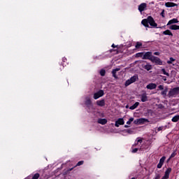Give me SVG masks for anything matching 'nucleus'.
Returning <instances> with one entry per match:
<instances>
[{"label": "nucleus", "instance_id": "bb28decb", "mask_svg": "<svg viewBox=\"0 0 179 179\" xmlns=\"http://www.w3.org/2000/svg\"><path fill=\"white\" fill-rule=\"evenodd\" d=\"M136 57H137L138 58H139V57L143 58V52L136 53Z\"/></svg>", "mask_w": 179, "mask_h": 179}, {"label": "nucleus", "instance_id": "b1692460", "mask_svg": "<svg viewBox=\"0 0 179 179\" xmlns=\"http://www.w3.org/2000/svg\"><path fill=\"white\" fill-rule=\"evenodd\" d=\"M144 68L146 69V71H150V69H152V65L146 64L144 66Z\"/></svg>", "mask_w": 179, "mask_h": 179}, {"label": "nucleus", "instance_id": "4c0bfd02", "mask_svg": "<svg viewBox=\"0 0 179 179\" xmlns=\"http://www.w3.org/2000/svg\"><path fill=\"white\" fill-rule=\"evenodd\" d=\"M161 15L162 16V17H164V10H163L161 13Z\"/></svg>", "mask_w": 179, "mask_h": 179}, {"label": "nucleus", "instance_id": "7c9ffc66", "mask_svg": "<svg viewBox=\"0 0 179 179\" xmlns=\"http://www.w3.org/2000/svg\"><path fill=\"white\" fill-rule=\"evenodd\" d=\"M100 75H101V76H104V75H106V70L101 69L100 71Z\"/></svg>", "mask_w": 179, "mask_h": 179}, {"label": "nucleus", "instance_id": "6ab92c4d", "mask_svg": "<svg viewBox=\"0 0 179 179\" xmlns=\"http://www.w3.org/2000/svg\"><path fill=\"white\" fill-rule=\"evenodd\" d=\"M139 106V102H136L133 106L129 107L130 110H135Z\"/></svg>", "mask_w": 179, "mask_h": 179}, {"label": "nucleus", "instance_id": "58836bf2", "mask_svg": "<svg viewBox=\"0 0 179 179\" xmlns=\"http://www.w3.org/2000/svg\"><path fill=\"white\" fill-rule=\"evenodd\" d=\"M154 55H160V52H155L154 53Z\"/></svg>", "mask_w": 179, "mask_h": 179}, {"label": "nucleus", "instance_id": "a18cd8bd", "mask_svg": "<svg viewBox=\"0 0 179 179\" xmlns=\"http://www.w3.org/2000/svg\"><path fill=\"white\" fill-rule=\"evenodd\" d=\"M65 59H66L65 58H63V61H65Z\"/></svg>", "mask_w": 179, "mask_h": 179}, {"label": "nucleus", "instance_id": "dca6fc26", "mask_svg": "<svg viewBox=\"0 0 179 179\" xmlns=\"http://www.w3.org/2000/svg\"><path fill=\"white\" fill-rule=\"evenodd\" d=\"M141 101L142 103H145V101H148V95L146 94H143L141 95Z\"/></svg>", "mask_w": 179, "mask_h": 179}, {"label": "nucleus", "instance_id": "ddd939ff", "mask_svg": "<svg viewBox=\"0 0 179 179\" xmlns=\"http://www.w3.org/2000/svg\"><path fill=\"white\" fill-rule=\"evenodd\" d=\"M146 9V3H142L140 6H138L139 12H143Z\"/></svg>", "mask_w": 179, "mask_h": 179}, {"label": "nucleus", "instance_id": "2f4dec72", "mask_svg": "<svg viewBox=\"0 0 179 179\" xmlns=\"http://www.w3.org/2000/svg\"><path fill=\"white\" fill-rule=\"evenodd\" d=\"M140 47H142V43L137 42L136 45V48H139Z\"/></svg>", "mask_w": 179, "mask_h": 179}, {"label": "nucleus", "instance_id": "473e14b6", "mask_svg": "<svg viewBox=\"0 0 179 179\" xmlns=\"http://www.w3.org/2000/svg\"><path fill=\"white\" fill-rule=\"evenodd\" d=\"M176 151H174V152L171 155V156H170L169 160H170V159H173V157H176Z\"/></svg>", "mask_w": 179, "mask_h": 179}, {"label": "nucleus", "instance_id": "9b49d317", "mask_svg": "<svg viewBox=\"0 0 179 179\" xmlns=\"http://www.w3.org/2000/svg\"><path fill=\"white\" fill-rule=\"evenodd\" d=\"M147 89H148V90H153L154 89H156V87H157V85L155 84V83H150L146 86Z\"/></svg>", "mask_w": 179, "mask_h": 179}, {"label": "nucleus", "instance_id": "5701e85b", "mask_svg": "<svg viewBox=\"0 0 179 179\" xmlns=\"http://www.w3.org/2000/svg\"><path fill=\"white\" fill-rule=\"evenodd\" d=\"M124 132L127 133V135H132V134H134V131H132L131 129H124Z\"/></svg>", "mask_w": 179, "mask_h": 179}, {"label": "nucleus", "instance_id": "a878e982", "mask_svg": "<svg viewBox=\"0 0 179 179\" xmlns=\"http://www.w3.org/2000/svg\"><path fill=\"white\" fill-rule=\"evenodd\" d=\"M162 72L163 75H166V76H170V74L169 73V72L166 71V69H162Z\"/></svg>", "mask_w": 179, "mask_h": 179}, {"label": "nucleus", "instance_id": "f8f14e48", "mask_svg": "<svg viewBox=\"0 0 179 179\" xmlns=\"http://www.w3.org/2000/svg\"><path fill=\"white\" fill-rule=\"evenodd\" d=\"M96 105L99 107H104L106 106V101L104 99L96 101Z\"/></svg>", "mask_w": 179, "mask_h": 179}, {"label": "nucleus", "instance_id": "c9c22d12", "mask_svg": "<svg viewBox=\"0 0 179 179\" xmlns=\"http://www.w3.org/2000/svg\"><path fill=\"white\" fill-rule=\"evenodd\" d=\"M131 152L132 153H136V152H138V148L132 149Z\"/></svg>", "mask_w": 179, "mask_h": 179}, {"label": "nucleus", "instance_id": "e433bc0d", "mask_svg": "<svg viewBox=\"0 0 179 179\" xmlns=\"http://www.w3.org/2000/svg\"><path fill=\"white\" fill-rule=\"evenodd\" d=\"M158 88L159 89V90H163V89H164V87L163 85H159Z\"/></svg>", "mask_w": 179, "mask_h": 179}, {"label": "nucleus", "instance_id": "f257e3e1", "mask_svg": "<svg viewBox=\"0 0 179 179\" xmlns=\"http://www.w3.org/2000/svg\"><path fill=\"white\" fill-rule=\"evenodd\" d=\"M141 24H143L145 27H149V24L152 27H157V24L155 22V20L152 16H149L147 19L143 20Z\"/></svg>", "mask_w": 179, "mask_h": 179}, {"label": "nucleus", "instance_id": "de8ad7c7", "mask_svg": "<svg viewBox=\"0 0 179 179\" xmlns=\"http://www.w3.org/2000/svg\"><path fill=\"white\" fill-rule=\"evenodd\" d=\"M131 179H135V178H132Z\"/></svg>", "mask_w": 179, "mask_h": 179}, {"label": "nucleus", "instance_id": "2eb2a0df", "mask_svg": "<svg viewBox=\"0 0 179 179\" xmlns=\"http://www.w3.org/2000/svg\"><path fill=\"white\" fill-rule=\"evenodd\" d=\"M120 68H117V69H113V71H112V73H113V78H115V79H117V78H118L117 76V72H118V71H120Z\"/></svg>", "mask_w": 179, "mask_h": 179}, {"label": "nucleus", "instance_id": "79ce46f5", "mask_svg": "<svg viewBox=\"0 0 179 179\" xmlns=\"http://www.w3.org/2000/svg\"><path fill=\"white\" fill-rule=\"evenodd\" d=\"M159 178H160V176L159 175L155 178V179H159Z\"/></svg>", "mask_w": 179, "mask_h": 179}, {"label": "nucleus", "instance_id": "393cba45", "mask_svg": "<svg viewBox=\"0 0 179 179\" xmlns=\"http://www.w3.org/2000/svg\"><path fill=\"white\" fill-rule=\"evenodd\" d=\"M143 120H145V119H137L134 121V124H141L142 122V121H143Z\"/></svg>", "mask_w": 179, "mask_h": 179}, {"label": "nucleus", "instance_id": "c85d7f7f", "mask_svg": "<svg viewBox=\"0 0 179 179\" xmlns=\"http://www.w3.org/2000/svg\"><path fill=\"white\" fill-rule=\"evenodd\" d=\"M134 121V117H131L129 119V120L127 122V125H131V122Z\"/></svg>", "mask_w": 179, "mask_h": 179}, {"label": "nucleus", "instance_id": "c03bdc74", "mask_svg": "<svg viewBox=\"0 0 179 179\" xmlns=\"http://www.w3.org/2000/svg\"><path fill=\"white\" fill-rule=\"evenodd\" d=\"M158 131H162V127H159Z\"/></svg>", "mask_w": 179, "mask_h": 179}, {"label": "nucleus", "instance_id": "39448f33", "mask_svg": "<svg viewBox=\"0 0 179 179\" xmlns=\"http://www.w3.org/2000/svg\"><path fill=\"white\" fill-rule=\"evenodd\" d=\"M150 61H152L154 64L157 65H163V62L160 59V58L157 57L152 56Z\"/></svg>", "mask_w": 179, "mask_h": 179}, {"label": "nucleus", "instance_id": "49530a36", "mask_svg": "<svg viewBox=\"0 0 179 179\" xmlns=\"http://www.w3.org/2000/svg\"><path fill=\"white\" fill-rule=\"evenodd\" d=\"M126 108H128V105H127V106H126Z\"/></svg>", "mask_w": 179, "mask_h": 179}, {"label": "nucleus", "instance_id": "4be33fe9", "mask_svg": "<svg viewBox=\"0 0 179 179\" xmlns=\"http://www.w3.org/2000/svg\"><path fill=\"white\" fill-rule=\"evenodd\" d=\"M171 121H172L173 122H177L178 121H179V115L174 116V117L172 118Z\"/></svg>", "mask_w": 179, "mask_h": 179}, {"label": "nucleus", "instance_id": "9d476101", "mask_svg": "<svg viewBox=\"0 0 179 179\" xmlns=\"http://www.w3.org/2000/svg\"><path fill=\"white\" fill-rule=\"evenodd\" d=\"M165 6L166 8H174V6H178V4H176L173 2H166L165 3Z\"/></svg>", "mask_w": 179, "mask_h": 179}, {"label": "nucleus", "instance_id": "1a4fd4ad", "mask_svg": "<svg viewBox=\"0 0 179 179\" xmlns=\"http://www.w3.org/2000/svg\"><path fill=\"white\" fill-rule=\"evenodd\" d=\"M166 160V157H162L160 159H159V162L157 164V169H162V167L163 166V164H164V162Z\"/></svg>", "mask_w": 179, "mask_h": 179}, {"label": "nucleus", "instance_id": "412c9836", "mask_svg": "<svg viewBox=\"0 0 179 179\" xmlns=\"http://www.w3.org/2000/svg\"><path fill=\"white\" fill-rule=\"evenodd\" d=\"M85 104L86 106H90V104H92V101L90 100V98L87 97L85 99Z\"/></svg>", "mask_w": 179, "mask_h": 179}, {"label": "nucleus", "instance_id": "0eeeda50", "mask_svg": "<svg viewBox=\"0 0 179 179\" xmlns=\"http://www.w3.org/2000/svg\"><path fill=\"white\" fill-rule=\"evenodd\" d=\"M152 57H153L152 55V52H146L145 53H143L142 59H151Z\"/></svg>", "mask_w": 179, "mask_h": 179}, {"label": "nucleus", "instance_id": "37998d69", "mask_svg": "<svg viewBox=\"0 0 179 179\" xmlns=\"http://www.w3.org/2000/svg\"><path fill=\"white\" fill-rule=\"evenodd\" d=\"M112 47H113V48H115V45L113 44Z\"/></svg>", "mask_w": 179, "mask_h": 179}, {"label": "nucleus", "instance_id": "6e6552de", "mask_svg": "<svg viewBox=\"0 0 179 179\" xmlns=\"http://www.w3.org/2000/svg\"><path fill=\"white\" fill-rule=\"evenodd\" d=\"M125 124V122L124 121V118H119L115 123V126L118 128L120 125H124Z\"/></svg>", "mask_w": 179, "mask_h": 179}, {"label": "nucleus", "instance_id": "72a5a7b5", "mask_svg": "<svg viewBox=\"0 0 179 179\" xmlns=\"http://www.w3.org/2000/svg\"><path fill=\"white\" fill-rule=\"evenodd\" d=\"M122 135L123 136H127V135H128V134H127V133H125V130H123V131H122Z\"/></svg>", "mask_w": 179, "mask_h": 179}, {"label": "nucleus", "instance_id": "ea45409f", "mask_svg": "<svg viewBox=\"0 0 179 179\" xmlns=\"http://www.w3.org/2000/svg\"><path fill=\"white\" fill-rule=\"evenodd\" d=\"M162 79H163V80H164V81L167 80V78H166V77H164V76L162 78Z\"/></svg>", "mask_w": 179, "mask_h": 179}, {"label": "nucleus", "instance_id": "aec40b11", "mask_svg": "<svg viewBox=\"0 0 179 179\" xmlns=\"http://www.w3.org/2000/svg\"><path fill=\"white\" fill-rule=\"evenodd\" d=\"M139 143H142V138H137L136 141L133 146H136V145H139Z\"/></svg>", "mask_w": 179, "mask_h": 179}, {"label": "nucleus", "instance_id": "a19ab883", "mask_svg": "<svg viewBox=\"0 0 179 179\" xmlns=\"http://www.w3.org/2000/svg\"><path fill=\"white\" fill-rule=\"evenodd\" d=\"M124 128H129V126L127 125V124H125V125H124Z\"/></svg>", "mask_w": 179, "mask_h": 179}, {"label": "nucleus", "instance_id": "4468645a", "mask_svg": "<svg viewBox=\"0 0 179 179\" xmlns=\"http://www.w3.org/2000/svg\"><path fill=\"white\" fill-rule=\"evenodd\" d=\"M120 68H117V69H113V71H112V73H113V78H115V79H117V78H118L117 76V72H118V71H120Z\"/></svg>", "mask_w": 179, "mask_h": 179}, {"label": "nucleus", "instance_id": "f03ea898", "mask_svg": "<svg viewBox=\"0 0 179 179\" xmlns=\"http://www.w3.org/2000/svg\"><path fill=\"white\" fill-rule=\"evenodd\" d=\"M178 19L173 18L172 20H169L166 24V26H170V30H179V25L176 24L178 23Z\"/></svg>", "mask_w": 179, "mask_h": 179}, {"label": "nucleus", "instance_id": "a211bd4d", "mask_svg": "<svg viewBox=\"0 0 179 179\" xmlns=\"http://www.w3.org/2000/svg\"><path fill=\"white\" fill-rule=\"evenodd\" d=\"M163 34H164V36H173V33L171 32V31H170L169 29L163 31Z\"/></svg>", "mask_w": 179, "mask_h": 179}, {"label": "nucleus", "instance_id": "c756f323", "mask_svg": "<svg viewBox=\"0 0 179 179\" xmlns=\"http://www.w3.org/2000/svg\"><path fill=\"white\" fill-rule=\"evenodd\" d=\"M167 92H168V90H167V89H165L164 91H162V92H161V94H162V96H166V94H167Z\"/></svg>", "mask_w": 179, "mask_h": 179}, {"label": "nucleus", "instance_id": "423d86ee", "mask_svg": "<svg viewBox=\"0 0 179 179\" xmlns=\"http://www.w3.org/2000/svg\"><path fill=\"white\" fill-rule=\"evenodd\" d=\"M103 96H104V91L103 90H101L94 94V100H97V99H100V97H103Z\"/></svg>", "mask_w": 179, "mask_h": 179}, {"label": "nucleus", "instance_id": "7ed1b4c3", "mask_svg": "<svg viewBox=\"0 0 179 179\" xmlns=\"http://www.w3.org/2000/svg\"><path fill=\"white\" fill-rule=\"evenodd\" d=\"M179 93V87H175L171 90L168 94L169 97H176Z\"/></svg>", "mask_w": 179, "mask_h": 179}, {"label": "nucleus", "instance_id": "20e7f679", "mask_svg": "<svg viewBox=\"0 0 179 179\" xmlns=\"http://www.w3.org/2000/svg\"><path fill=\"white\" fill-rule=\"evenodd\" d=\"M136 80H138L137 76H134L130 79L126 81L124 86H126L127 87V86H129V85H132V83H134V82H136Z\"/></svg>", "mask_w": 179, "mask_h": 179}, {"label": "nucleus", "instance_id": "f3484780", "mask_svg": "<svg viewBox=\"0 0 179 179\" xmlns=\"http://www.w3.org/2000/svg\"><path fill=\"white\" fill-rule=\"evenodd\" d=\"M98 123L101 124V125H106V124H107V120L100 118L98 120Z\"/></svg>", "mask_w": 179, "mask_h": 179}, {"label": "nucleus", "instance_id": "cd10ccee", "mask_svg": "<svg viewBox=\"0 0 179 179\" xmlns=\"http://www.w3.org/2000/svg\"><path fill=\"white\" fill-rule=\"evenodd\" d=\"M174 61H176V59L173 58V57H170V60L167 61V64H173V62H174Z\"/></svg>", "mask_w": 179, "mask_h": 179}, {"label": "nucleus", "instance_id": "f704fd0d", "mask_svg": "<svg viewBox=\"0 0 179 179\" xmlns=\"http://www.w3.org/2000/svg\"><path fill=\"white\" fill-rule=\"evenodd\" d=\"M83 164V161H80L77 163L76 166H82Z\"/></svg>", "mask_w": 179, "mask_h": 179}]
</instances>
